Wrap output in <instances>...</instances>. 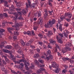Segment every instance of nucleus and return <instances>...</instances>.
<instances>
[{
    "label": "nucleus",
    "instance_id": "2eb2a0df",
    "mask_svg": "<svg viewBox=\"0 0 74 74\" xmlns=\"http://www.w3.org/2000/svg\"><path fill=\"white\" fill-rule=\"evenodd\" d=\"M9 13L10 14H14V15L16 16V18H18V15L16 13L12 12H9Z\"/></svg>",
    "mask_w": 74,
    "mask_h": 74
},
{
    "label": "nucleus",
    "instance_id": "5fc2aeb1",
    "mask_svg": "<svg viewBox=\"0 0 74 74\" xmlns=\"http://www.w3.org/2000/svg\"><path fill=\"white\" fill-rule=\"evenodd\" d=\"M65 19L67 21V22H68L71 21V19H70V18H65Z\"/></svg>",
    "mask_w": 74,
    "mask_h": 74
},
{
    "label": "nucleus",
    "instance_id": "4be33fe9",
    "mask_svg": "<svg viewBox=\"0 0 74 74\" xmlns=\"http://www.w3.org/2000/svg\"><path fill=\"white\" fill-rule=\"evenodd\" d=\"M38 17L40 18L41 16V12L40 11H39L38 13Z\"/></svg>",
    "mask_w": 74,
    "mask_h": 74
},
{
    "label": "nucleus",
    "instance_id": "bb28decb",
    "mask_svg": "<svg viewBox=\"0 0 74 74\" xmlns=\"http://www.w3.org/2000/svg\"><path fill=\"white\" fill-rule=\"evenodd\" d=\"M60 19H61V21L59 20L58 23L59 24H60V22H62V21H63L64 20V18H63L61 16L60 17Z\"/></svg>",
    "mask_w": 74,
    "mask_h": 74
},
{
    "label": "nucleus",
    "instance_id": "f03ea898",
    "mask_svg": "<svg viewBox=\"0 0 74 74\" xmlns=\"http://www.w3.org/2000/svg\"><path fill=\"white\" fill-rule=\"evenodd\" d=\"M56 22V20L54 18L52 19V21L50 20L49 21V23L51 26L53 25V24H55Z\"/></svg>",
    "mask_w": 74,
    "mask_h": 74
},
{
    "label": "nucleus",
    "instance_id": "69168bd1",
    "mask_svg": "<svg viewBox=\"0 0 74 74\" xmlns=\"http://www.w3.org/2000/svg\"><path fill=\"white\" fill-rule=\"evenodd\" d=\"M46 58L47 60V61L48 60H49V59H51L49 58V56H48V57H46Z\"/></svg>",
    "mask_w": 74,
    "mask_h": 74
},
{
    "label": "nucleus",
    "instance_id": "6ab92c4d",
    "mask_svg": "<svg viewBox=\"0 0 74 74\" xmlns=\"http://www.w3.org/2000/svg\"><path fill=\"white\" fill-rule=\"evenodd\" d=\"M49 26H51L50 24H49V23H47V24H45V27L46 28H48V27H49Z\"/></svg>",
    "mask_w": 74,
    "mask_h": 74
},
{
    "label": "nucleus",
    "instance_id": "0eeeda50",
    "mask_svg": "<svg viewBox=\"0 0 74 74\" xmlns=\"http://www.w3.org/2000/svg\"><path fill=\"white\" fill-rule=\"evenodd\" d=\"M65 15L69 16V19H71L72 16V14L70 13H67L65 14Z\"/></svg>",
    "mask_w": 74,
    "mask_h": 74
},
{
    "label": "nucleus",
    "instance_id": "680f3d73",
    "mask_svg": "<svg viewBox=\"0 0 74 74\" xmlns=\"http://www.w3.org/2000/svg\"><path fill=\"white\" fill-rule=\"evenodd\" d=\"M32 36H35V33H34V31H32Z\"/></svg>",
    "mask_w": 74,
    "mask_h": 74
},
{
    "label": "nucleus",
    "instance_id": "c85d7f7f",
    "mask_svg": "<svg viewBox=\"0 0 74 74\" xmlns=\"http://www.w3.org/2000/svg\"><path fill=\"white\" fill-rule=\"evenodd\" d=\"M67 45L68 46V47H71V44L70 43L68 42L66 44V46H67Z\"/></svg>",
    "mask_w": 74,
    "mask_h": 74
},
{
    "label": "nucleus",
    "instance_id": "e2e57ef3",
    "mask_svg": "<svg viewBox=\"0 0 74 74\" xmlns=\"http://www.w3.org/2000/svg\"><path fill=\"white\" fill-rule=\"evenodd\" d=\"M2 62H3V64H6L7 63H6V62H5V61H4V60H3Z\"/></svg>",
    "mask_w": 74,
    "mask_h": 74
},
{
    "label": "nucleus",
    "instance_id": "72a5a7b5",
    "mask_svg": "<svg viewBox=\"0 0 74 74\" xmlns=\"http://www.w3.org/2000/svg\"><path fill=\"white\" fill-rule=\"evenodd\" d=\"M34 65L32 64V66L29 67V69H34Z\"/></svg>",
    "mask_w": 74,
    "mask_h": 74
},
{
    "label": "nucleus",
    "instance_id": "ea45409f",
    "mask_svg": "<svg viewBox=\"0 0 74 74\" xmlns=\"http://www.w3.org/2000/svg\"><path fill=\"white\" fill-rule=\"evenodd\" d=\"M1 69L3 71H5V69H4V66H2L1 67Z\"/></svg>",
    "mask_w": 74,
    "mask_h": 74
},
{
    "label": "nucleus",
    "instance_id": "4d7b16f0",
    "mask_svg": "<svg viewBox=\"0 0 74 74\" xmlns=\"http://www.w3.org/2000/svg\"><path fill=\"white\" fill-rule=\"evenodd\" d=\"M3 15L5 17H8V15H7V13H4Z\"/></svg>",
    "mask_w": 74,
    "mask_h": 74
},
{
    "label": "nucleus",
    "instance_id": "aec40b11",
    "mask_svg": "<svg viewBox=\"0 0 74 74\" xmlns=\"http://www.w3.org/2000/svg\"><path fill=\"white\" fill-rule=\"evenodd\" d=\"M60 68H58L57 69H55L54 70V72L55 73H58V72H59V70H60Z\"/></svg>",
    "mask_w": 74,
    "mask_h": 74
},
{
    "label": "nucleus",
    "instance_id": "09e8293b",
    "mask_svg": "<svg viewBox=\"0 0 74 74\" xmlns=\"http://www.w3.org/2000/svg\"><path fill=\"white\" fill-rule=\"evenodd\" d=\"M27 35H31V31H28L27 32Z\"/></svg>",
    "mask_w": 74,
    "mask_h": 74
},
{
    "label": "nucleus",
    "instance_id": "a19ab883",
    "mask_svg": "<svg viewBox=\"0 0 74 74\" xmlns=\"http://www.w3.org/2000/svg\"><path fill=\"white\" fill-rule=\"evenodd\" d=\"M14 35H16L17 36L18 35H19V33L18 32H14Z\"/></svg>",
    "mask_w": 74,
    "mask_h": 74
},
{
    "label": "nucleus",
    "instance_id": "4c0bfd02",
    "mask_svg": "<svg viewBox=\"0 0 74 74\" xmlns=\"http://www.w3.org/2000/svg\"><path fill=\"white\" fill-rule=\"evenodd\" d=\"M12 60L15 63L16 62V59L15 58V57H14L12 58Z\"/></svg>",
    "mask_w": 74,
    "mask_h": 74
},
{
    "label": "nucleus",
    "instance_id": "0e129e2a",
    "mask_svg": "<svg viewBox=\"0 0 74 74\" xmlns=\"http://www.w3.org/2000/svg\"><path fill=\"white\" fill-rule=\"evenodd\" d=\"M5 60L6 62H10V60L8 59V58H5Z\"/></svg>",
    "mask_w": 74,
    "mask_h": 74
},
{
    "label": "nucleus",
    "instance_id": "ddd939ff",
    "mask_svg": "<svg viewBox=\"0 0 74 74\" xmlns=\"http://www.w3.org/2000/svg\"><path fill=\"white\" fill-rule=\"evenodd\" d=\"M13 9H15V7L13 5H12L11 6V7L9 8V10L11 11H14Z\"/></svg>",
    "mask_w": 74,
    "mask_h": 74
},
{
    "label": "nucleus",
    "instance_id": "473e14b6",
    "mask_svg": "<svg viewBox=\"0 0 74 74\" xmlns=\"http://www.w3.org/2000/svg\"><path fill=\"white\" fill-rule=\"evenodd\" d=\"M64 25L65 27H68L69 26V24L68 23H67L66 22H65L64 23Z\"/></svg>",
    "mask_w": 74,
    "mask_h": 74
},
{
    "label": "nucleus",
    "instance_id": "6e6552de",
    "mask_svg": "<svg viewBox=\"0 0 74 74\" xmlns=\"http://www.w3.org/2000/svg\"><path fill=\"white\" fill-rule=\"evenodd\" d=\"M45 70V69L43 68H40V69L38 70L37 71V73L38 74H40V73H41V71Z\"/></svg>",
    "mask_w": 74,
    "mask_h": 74
},
{
    "label": "nucleus",
    "instance_id": "a878e982",
    "mask_svg": "<svg viewBox=\"0 0 74 74\" xmlns=\"http://www.w3.org/2000/svg\"><path fill=\"white\" fill-rule=\"evenodd\" d=\"M39 54H35L34 56V58H37L38 57H39Z\"/></svg>",
    "mask_w": 74,
    "mask_h": 74
},
{
    "label": "nucleus",
    "instance_id": "7c9ffc66",
    "mask_svg": "<svg viewBox=\"0 0 74 74\" xmlns=\"http://www.w3.org/2000/svg\"><path fill=\"white\" fill-rule=\"evenodd\" d=\"M47 54H49V55H50V54H51V51L49 49L48 51H47Z\"/></svg>",
    "mask_w": 74,
    "mask_h": 74
},
{
    "label": "nucleus",
    "instance_id": "13d9d810",
    "mask_svg": "<svg viewBox=\"0 0 74 74\" xmlns=\"http://www.w3.org/2000/svg\"><path fill=\"white\" fill-rule=\"evenodd\" d=\"M18 19H19L20 20H23V18L22 17V16H20L18 18Z\"/></svg>",
    "mask_w": 74,
    "mask_h": 74
},
{
    "label": "nucleus",
    "instance_id": "774afa93",
    "mask_svg": "<svg viewBox=\"0 0 74 74\" xmlns=\"http://www.w3.org/2000/svg\"><path fill=\"white\" fill-rule=\"evenodd\" d=\"M30 47H31L33 49H34V48H35V46H33L32 45L30 46Z\"/></svg>",
    "mask_w": 74,
    "mask_h": 74
},
{
    "label": "nucleus",
    "instance_id": "c756f323",
    "mask_svg": "<svg viewBox=\"0 0 74 74\" xmlns=\"http://www.w3.org/2000/svg\"><path fill=\"white\" fill-rule=\"evenodd\" d=\"M62 52L63 53H66V52H67V49H63L62 51Z\"/></svg>",
    "mask_w": 74,
    "mask_h": 74
},
{
    "label": "nucleus",
    "instance_id": "3c124183",
    "mask_svg": "<svg viewBox=\"0 0 74 74\" xmlns=\"http://www.w3.org/2000/svg\"><path fill=\"white\" fill-rule=\"evenodd\" d=\"M4 17V16L2 14H0V19H2Z\"/></svg>",
    "mask_w": 74,
    "mask_h": 74
},
{
    "label": "nucleus",
    "instance_id": "1a4fd4ad",
    "mask_svg": "<svg viewBox=\"0 0 74 74\" xmlns=\"http://www.w3.org/2000/svg\"><path fill=\"white\" fill-rule=\"evenodd\" d=\"M34 25V30H35V31H36L37 30V29L38 28V25H37V23H35Z\"/></svg>",
    "mask_w": 74,
    "mask_h": 74
},
{
    "label": "nucleus",
    "instance_id": "58836bf2",
    "mask_svg": "<svg viewBox=\"0 0 74 74\" xmlns=\"http://www.w3.org/2000/svg\"><path fill=\"white\" fill-rule=\"evenodd\" d=\"M20 42H21L22 45H23V46L25 45V42H23V40H22Z\"/></svg>",
    "mask_w": 74,
    "mask_h": 74
},
{
    "label": "nucleus",
    "instance_id": "de8ad7c7",
    "mask_svg": "<svg viewBox=\"0 0 74 74\" xmlns=\"http://www.w3.org/2000/svg\"><path fill=\"white\" fill-rule=\"evenodd\" d=\"M16 10L17 11V12L18 13V12H20V11L21 10V8H16Z\"/></svg>",
    "mask_w": 74,
    "mask_h": 74
},
{
    "label": "nucleus",
    "instance_id": "4468645a",
    "mask_svg": "<svg viewBox=\"0 0 74 74\" xmlns=\"http://www.w3.org/2000/svg\"><path fill=\"white\" fill-rule=\"evenodd\" d=\"M5 48L6 49H8L10 50V49H12V46L10 45H8L5 47Z\"/></svg>",
    "mask_w": 74,
    "mask_h": 74
},
{
    "label": "nucleus",
    "instance_id": "37998d69",
    "mask_svg": "<svg viewBox=\"0 0 74 74\" xmlns=\"http://www.w3.org/2000/svg\"><path fill=\"white\" fill-rule=\"evenodd\" d=\"M67 70L65 69L62 70V73H66V72H67Z\"/></svg>",
    "mask_w": 74,
    "mask_h": 74
},
{
    "label": "nucleus",
    "instance_id": "603ef678",
    "mask_svg": "<svg viewBox=\"0 0 74 74\" xmlns=\"http://www.w3.org/2000/svg\"><path fill=\"white\" fill-rule=\"evenodd\" d=\"M49 57L50 59H51L53 58V56H52V55H50L49 56Z\"/></svg>",
    "mask_w": 74,
    "mask_h": 74
},
{
    "label": "nucleus",
    "instance_id": "f8f14e48",
    "mask_svg": "<svg viewBox=\"0 0 74 74\" xmlns=\"http://www.w3.org/2000/svg\"><path fill=\"white\" fill-rule=\"evenodd\" d=\"M22 3L21 2H17L16 3V6L18 8H19L22 6Z\"/></svg>",
    "mask_w": 74,
    "mask_h": 74
},
{
    "label": "nucleus",
    "instance_id": "6e6d98bb",
    "mask_svg": "<svg viewBox=\"0 0 74 74\" xmlns=\"http://www.w3.org/2000/svg\"><path fill=\"white\" fill-rule=\"evenodd\" d=\"M0 32H5V30L1 28L0 29Z\"/></svg>",
    "mask_w": 74,
    "mask_h": 74
},
{
    "label": "nucleus",
    "instance_id": "20e7f679",
    "mask_svg": "<svg viewBox=\"0 0 74 74\" xmlns=\"http://www.w3.org/2000/svg\"><path fill=\"white\" fill-rule=\"evenodd\" d=\"M52 67L53 68H58V67H59V65L58 64L56 63V62H53L52 64Z\"/></svg>",
    "mask_w": 74,
    "mask_h": 74
},
{
    "label": "nucleus",
    "instance_id": "f3484780",
    "mask_svg": "<svg viewBox=\"0 0 74 74\" xmlns=\"http://www.w3.org/2000/svg\"><path fill=\"white\" fill-rule=\"evenodd\" d=\"M7 23H8L7 21L4 20L3 21V22L2 23L3 26H5V24H7Z\"/></svg>",
    "mask_w": 74,
    "mask_h": 74
},
{
    "label": "nucleus",
    "instance_id": "c03bdc74",
    "mask_svg": "<svg viewBox=\"0 0 74 74\" xmlns=\"http://www.w3.org/2000/svg\"><path fill=\"white\" fill-rule=\"evenodd\" d=\"M13 38L14 40H17V37L16 36H13Z\"/></svg>",
    "mask_w": 74,
    "mask_h": 74
},
{
    "label": "nucleus",
    "instance_id": "5701e85b",
    "mask_svg": "<svg viewBox=\"0 0 74 74\" xmlns=\"http://www.w3.org/2000/svg\"><path fill=\"white\" fill-rule=\"evenodd\" d=\"M48 16V13H45L44 14V17L45 18H47Z\"/></svg>",
    "mask_w": 74,
    "mask_h": 74
},
{
    "label": "nucleus",
    "instance_id": "393cba45",
    "mask_svg": "<svg viewBox=\"0 0 74 74\" xmlns=\"http://www.w3.org/2000/svg\"><path fill=\"white\" fill-rule=\"evenodd\" d=\"M58 34L59 35L58 36H60V37H64V36H63V34L62 33H58Z\"/></svg>",
    "mask_w": 74,
    "mask_h": 74
},
{
    "label": "nucleus",
    "instance_id": "e433bc0d",
    "mask_svg": "<svg viewBox=\"0 0 74 74\" xmlns=\"http://www.w3.org/2000/svg\"><path fill=\"white\" fill-rule=\"evenodd\" d=\"M38 61L42 64H43L44 63V60H39Z\"/></svg>",
    "mask_w": 74,
    "mask_h": 74
},
{
    "label": "nucleus",
    "instance_id": "39448f33",
    "mask_svg": "<svg viewBox=\"0 0 74 74\" xmlns=\"http://www.w3.org/2000/svg\"><path fill=\"white\" fill-rule=\"evenodd\" d=\"M57 39L58 40V42L59 43H62V38L59 36H56Z\"/></svg>",
    "mask_w": 74,
    "mask_h": 74
},
{
    "label": "nucleus",
    "instance_id": "f257e3e1",
    "mask_svg": "<svg viewBox=\"0 0 74 74\" xmlns=\"http://www.w3.org/2000/svg\"><path fill=\"white\" fill-rule=\"evenodd\" d=\"M13 45H14V46L16 48H17L19 49L17 51L21 55H23V51H22L21 47H19L18 45H15L14 43H13Z\"/></svg>",
    "mask_w": 74,
    "mask_h": 74
},
{
    "label": "nucleus",
    "instance_id": "f704fd0d",
    "mask_svg": "<svg viewBox=\"0 0 74 74\" xmlns=\"http://www.w3.org/2000/svg\"><path fill=\"white\" fill-rule=\"evenodd\" d=\"M18 26L17 25L16 27V30H19V25L18 23Z\"/></svg>",
    "mask_w": 74,
    "mask_h": 74
},
{
    "label": "nucleus",
    "instance_id": "c9c22d12",
    "mask_svg": "<svg viewBox=\"0 0 74 74\" xmlns=\"http://www.w3.org/2000/svg\"><path fill=\"white\" fill-rule=\"evenodd\" d=\"M64 34L65 37H66V38H67V36H68V34H67V33L64 32Z\"/></svg>",
    "mask_w": 74,
    "mask_h": 74
},
{
    "label": "nucleus",
    "instance_id": "bf43d9fd",
    "mask_svg": "<svg viewBox=\"0 0 74 74\" xmlns=\"http://www.w3.org/2000/svg\"><path fill=\"white\" fill-rule=\"evenodd\" d=\"M38 36L40 37L41 38H42V34H38Z\"/></svg>",
    "mask_w": 74,
    "mask_h": 74
},
{
    "label": "nucleus",
    "instance_id": "338daca9",
    "mask_svg": "<svg viewBox=\"0 0 74 74\" xmlns=\"http://www.w3.org/2000/svg\"><path fill=\"white\" fill-rule=\"evenodd\" d=\"M25 67L26 68V69H27V70H28L29 69V68L27 67V65H26V64H25Z\"/></svg>",
    "mask_w": 74,
    "mask_h": 74
},
{
    "label": "nucleus",
    "instance_id": "2f4dec72",
    "mask_svg": "<svg viewBox=\"0 0 74 74\" xmlns=\"http://www.w3.org/2000/svg\"><path fill=\"white\" fill-rule=\"evenodd\" d=\"M26 7L25 8V9L27 10H28V8L29 7V6L28 4H27V3H26Z\"/></svg>",
    "mask_w": 74,
    "mask_h": 74
},
{
    "label": "nucleus",
    "instance_id": "9d476101",
    "mask_svg": "<svg viewBox=\"0 0 74 74\" xmlns=\"http://www.w3.org/2000/svg\"><path fill=\"white\" fill-rule=\"evenodd\" d=\"M7 29L9 33H12V30H14V28L12 27H8L7 28Z\"/></svg>",
    "mask_w": 74,
    "mask_h": 74
},
{
    "label": "nucleus",
    "instance_id": "a211bd4d",
    "mask_svg": "<svg viewBox=\"0 0 74 74\" xmlns=\"http://www.w3.org/2000/svg\"><path fill=\"white\" fill-rule=\"evenodd\" d=\"M42 21H40L38 20V21L37 22V26H38V25H42Z\"/></svg>",
    "mask_w": 74,
    "mask_h": 74
},
{
    "label": "nucleus",
    "instance_id": "cd10ccee",
    "mask_svg": "<svg viewBox=\"0 0 74 74\" xmlns=\"http://www.w3.org/2000/svg\"><path fill=\"white\" fill-rule=\"evenodd\" d=\"M49 41L51 43H56V42L55 40H50Z\"/></svg>",
    "mask_w": 74,
    "mask_h": 74
},
{
    "label": "nucleus",
    "instance_id": "052dcab7",
    "mask_svg": "<svg viewBox=\"0 0 74 74\" xmlns=\"http://www.w3.org/2000/svg\"><path fill=\"white\" fill-rule=\"evenodd\" d=\"M49 14L50 15H52V12H53V10L51 11H49Z\"/></svg>",
    "mask_w": 74,
    "mask_h": 74
},
{
    "label": "nucleus",
    "instance_id": "412c9836",
    "mask_svg": "<svg viewBox=\"0 0 74 74\" xmlns=\"http://www.w3.org/2000/svg\"><path fill=\"white\" fill-rule=\"evenodd\" d=\"M31 8H34L36 7V4L34 3H32L31 5L30 6Z\"/></svg>",
    "mask_w": 74,
    "mask_h": 74
},
{
    "label": "nucleus",
    "instance_id": "8fccbe9b",
    "mask_svg": "<svg viewBox=\"0 0 74 74\" xmlns=\"http://www.w3.org/2000/svg\"><path fill=\"white\" fill-rule=\"evenodd\" d=\"M11 71L12 73H14V74H17L18 73H17L15 72L14 70H12Z\"/></svg>",
    "mask_w": 74,
    "mask_h": 74
},
{
    "label": "nucleus",
    "instance_id": "a18cd8bd",
    "mask_svg": "<svg viewBox=\"0 0 74 74\" xmlns=\"http://www.w3.org/2000/svg\"><path fill=\"white\" fill-rule=\"evenodd\" d=\"M22 12L23 13V14H26V11L25 9H23L22 11Z\"/></svg>",
    "mask_w": 74,
    "mask_h": 74
},
{
    "label": "nucleus",
    "instance_id": "b1692460",
    "mask_svg": "<svg viewBox=\"0 0 74 74\" xmlns=\"http://www.w3.org/2000/svg\"><path fill=\"white\" fill-rule=\"evenodd\" d=\"M62 24H61L59 25V29L60 30V31L62 32Z\"/></svg>",
    "mask_w": 74,
    "mask_h": 74
},
{
    "label": "nucleus",
    "instance_id": "423d86ee",
    "mask_svg": "<svg viewBox=\"0 0 74 74\" xmlns=\"http://www.w3.org/2000/svg\"><path fill=\"white\" fill-rule=\"evenodd\" d=\"M24 66V64H23L22 63H21L18 66V68L20 70H22Z\"/></svg>",
    "mask_w": 74,
    "mask_h": 74
},
{
    "label": "nucleus",
    "instance_id": "9b49d317",
    "mask_svg": "<svg viewBox=\"0 0 74 74\" xmlns=\"http://www.w3.org/2000/svg\"><path fill=\"white\" fill-rule=\"evenodd\" d=\"M33 41V40L32 39H31L29 42H28L27 43L26 45L27 46H29L31 44H32V42Z\"/></svg>",
    "mask_w": 74,
    "mask_h": 74
},
{
    "label": "nucleus",
    "instance_id": "dca6fc26",
    "mask_svg": "<svg viewBox=\"0 0 74 74\" xmlns=\"http://www.w3.org/2000/svg\"><path fill=\"white\" fill-rule=\"evenodd\" d=\"M62 59L63 61L65 62L66 61V60H70L71 59L68 58L64 57L62 58Z\"/></svg>",
    "mask_w": 74,
    "mask_h": 74
},
{
    "label": "nucleus",
    "instance_id": "49530a36",
    "mask_svg": "<svg viewBox=\"0 0 74 74\" xmlns=\"http://www.w3.org/2000/svg\"><path fill=\"white\" fill-rule=\"evenodd\" d=\"M3 51L4 52H5V53H7L8 52V50H5V49H3Z\"/></svg>",
    "mask_w": 74,
    "mask_h": 74
},
{
    "label": "nucleus",
    "instance_id": "864d4df0",
    "mask_svg": "<svg viewBox=\"0 0 74 74\" xmlns=\"http://www.w3.org/2000/svg\"><path fill=\"white\" fill-rule=\"evenodd\" d=\"M18 26V23H17L14 25H12V27H16V26Z\"/></svg>",
    "mask_w": 74,
    "mask_h": 74
},
{
    "label": "nucleus",
    "instance_id": "7ed1b4c3",
    "mask_svg": "<svg viewBox=\"0 0 74 74\" xmlns=\"http://www.w3.org/2000/svg\"><path fill=\"white\" fill-rule=\"evenodd\" d=\"M34 62L35 64H37V65H38V67H44L45 65L44 64L38 65L39 63H38V62L37 61V60H35Z\"/></svg>",
    "mask_w": 74,
    "mask_h": 74
},
{
    "label": "nucleus",
    "instance_id": "79ce46f5",
    "mask_svg": "<svg viewBox=\"0 0 74 74\" xmlns=\"http://www.w3.org/2000/svg\"><path fill=\"white\" fill-rule=\"evenodd\" d=\"M48 33L51 36V35H52L53 34V33H52L51 31H49L48 32Z\"/></svg>",
    "mask_w": 74,
    "mask_h": 74
}]
</instances>
